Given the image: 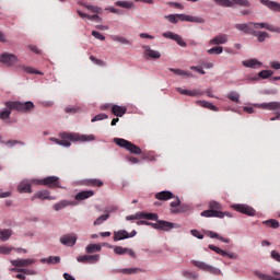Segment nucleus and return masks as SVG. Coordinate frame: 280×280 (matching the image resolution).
Wrapping results in <instances>:
<instances>
[{"label": "nucleus", "mask_w": 280, "mask_h": 280, "mask_svg": "<svg viewBox=\"0 0 280 280\" xmlns=\"http://www.w3.org/2000/svg\"><path fill=\"white\" fill-rule=\"evenodd\" d=\"M61 140L59 142V145H63V148H70L71 141H81L82 143H85L86 141H95L94 135H80V133H67L63 132L60 135Z\"/></svg>", "instance_id": "nucleus-1"}, {"label": "nucleus", "mask_w": 280, "mask_h": 280, "mask_svg": "<svg viewBox=\"0 0 280 280\" xmlns=\"http://www.w3.org/2000/svg\"><path fill=\"white\" fill-rule=\"evenodd\" d=\"M208 210H205L200 213L201 218H224L225 215L228 218H231V213L229 212H223L222 211V203L212 200L208 205Z\"/></svg>", "instance_id": "nucleus-2"}, {"label": "nucleus", "mask_w": 280, "mask_h": 280, "mask_svg": "<svg viewBox=\"0 0 280 280\" xmlns=\"http://www.w3.org/2000/svg\"><path fill=\"white\" fill-rule=\"evenodd\" d=\"M4 105L10 110H16V113H32V110H34V103L32 101H27V102L8 101L4 103Z\"/></svg>", "instance_id": "nucleus-3"}, {"label": "nucleus", "mask_w": 280, "mask_h": 280, "mask_svg": "<svg viewBox=\"0 0 280 280\" xmlns=\"http://www.w3.org/2000/svg\"><path fill=\"white\" fill-rule=\"evenodd\" d=\"M165 19H167L170 23H178V21H186L188 23H205V19L187 14H170L166 15Z\"/></svg>", "instance_id": "nucleus-4"}, {"label": "nucleus", "mask_w": 280, "mask_h": 280, "mask_svg": "<svg viewBox=\"0 0 280 280\" xmlns=\"http://www.w3.org/2000/svg\"><path fill=\"white\" fill-rule=\"evenodd\" d=\"M114 143L116 145H118L119 148H125V150H127L131 154H141L142 153L141 148H139V145H137L124 138H115Z\"/></svg>", "instance_id": "nucleus-5"}, {"label": "nucleus", "mask_w": 280, "mask_h": 280, "mask_svg": "<svg viewBox=\"0 0 280 280\" xmlns=\"http://www.w3.org/2000/svg\"><path fill=\"white\" fill-rule=\"evenodd\" d=\"M33 183H36V185H44V187H48L49 189H62L60 186V177L58 176H48L43 179H33Z\"/></svg>", "instance_id": "nucleus-6"}, {"label": "nucleus", "mask_w": 280, "mask_h": 280, "mask_svg": "<svg viewBox=\"0 0 280 280\" xmlns=\"http://www.w3.org/2000/svg\"><path fill=\"white\" fill-rule=\"evenodd\" d=\"M214 3L221 8H233V5L250 8V1L248 0H214Z\"/></svg>", "instance_id": "nucleus-7"}, {"label": "nucleus", "mask_w": 280, "mask_h": 280, "mask_svg": "<svg viewBox=\"0 0 280 280\" xmlns=\"http://www.w3.org/2000/svg\"><path fill=\"white\" fill-rule=\"evenodd\" d=\"M156 223H153L151 226L152 229H155L156 231H172V229H180V225L176 224V223H172L168 221H164V220H155Z\"/></svg>", "instance_id": "nucleus-8"}, {"label": "nucleus", "mask_w": 280, "mask_h": 280, "mask_svg": "<svg viewBox=\"0 0 280 280\" xmlns=\"http://www.w3.org/2000/svg\"><path fill=\"white\" fill-rule=\"evenodd\" d=\"M159 214L156 213H144L137 212L136 214L127 215L126 220H158Z\"/></svg>", "instance_id": "nucleus-9"}, {"label": "nucleus", "mask_w": 280, "mask_h": 280, "mask_svg": "<svg viewBox=\"0 0 280 280\" xmlns=\"http://www.w3.org/2000/svg\"><path fill=\"white\" fill-rule=\"evenodd\" d=\"M137 235V231L133 230L130 233L126 230H119L117 232H114V242H121V240H129V237H135Z\"/></svg>", "instance_id": "nucleus-10"}, {"label": "nucleus", "mask_w": 280, "mask_h": 280, "mask_svg": "<svg viewBox=\"0 0 280 280\" xmlns=\"http://www.w3.org/2000/svg\"><path fill=\"white\" fill-rule=\"evenodd\" d=\"M249 25H253L255 30H267L268 32H273L275 34H280V27L273 26L268 23H257V22H250Z\"/></svg>", "instance_id": "nucleus-11"}, {"label": "nucleus", "mask_w": 280, "mask_h": 280, "mask_svg": "<svg viewBox=\"0 0 280 280\" xmlns=\"http://www.w3.org/2000/svg\"><path fill=\"white\" fill-rule=\"evenodd\" d=\"M0 62L7 67H13L15 62H19V58L13 54L4 52L0 56Z\"/></svg>", "instance_id": "nucleus-12"}, {"label": "nucleus", "mask_w": 280, "mask_h": 280, "mask_svg": "<svg viewBox=\"0 0 280 280\" xmlns=\"http://www.w3.org/2000/svg\"><path fill=\"white\" fill-rule=\"evenodd\" d=\"M192 266H196V268H199V270H203L205 272H211V275H215L218 272V269H215L213 266L208 265L205 261L200 260H191Z\"/></svg>", "instance_id": "nucleus-13"}, {"label": "nucleus", "mask_w": 280, "mask_h": 280, "mask_svg": "<svg viewBox=\"0 0 280 280\" xmlns=\"http://www.w3.org/2000/svg\"><path fill=\"white\" fill-rule=\"evenodd\" d=\"M208 248L210 250H213L217 253V255H221V257H229V259H237L238 256L235 253H228L226 250H223L222 248L215 246V245H209Z\"/></svg>", "instance_id": "nucleus-14"}, {"label": "nucleus", "mask_w": 280, "mask_h": 280, "mask_svg": "<svg viewBox=\"0 0 280 280\" xmlns=\"http://www.w3.org/2000/svg\"><path fill=\"white\" fill-rule=\"evenodd\" d=\"M164 38H170L171 40H175L179 47H187V43L183 40V37L178 34H175L173 32H165L162 34Z\"/></svg>", "instance_id": "nucleus-15"}, {"label": "nucleus", "mask_w": 280, "mask_h": 280, "mask_svg": "<svg viewBox=\"0 0 280 280\" xmlns=\"http://www.w3.org/2000/svg\"><path fill=\"white\" fill-rule=\"evenodd\" d=\"M12 266L15 268H27V266H32L36 264L35 259L25 258V259H13L11 260Z\"/></svg>", "instance_id": "nucleus-16"}, {"label": "nucleus", "mask_w": 280, "mask_h": 280, "mask_svg": "<svg viewBox=\"0 0 280 280\" xmlns=\"http://www.w3.org/2000/svg\"><path fill=\"white\" fill-rule=\"evenodd\" d=\"M234 211H238V213H243L244 215L253 217L255 215V209L250 208V206L246 205H234Z\"/></svg>", "instance_id": "nucleus-17"}, {"label": "nucleus", "mask_w": 280, "mask_h": 280, "mask_svg": "<svg viewBox=\"0 0 280 280\" xmlns=\"http://www.w3.org/2000/svg\"><path fill=\"white\" fill-rule=\"evenodd\" d=\"M75 242H78V235L75 234H65L60 237V243L63 246H75Z\"/></svg>", "instance_id": "nucleus-18"}, {"label": "nucleus", "mask_w": 280, "mask_h": 280, "mask_svg": "<svg viewBox=\"0 0 280 280\" xmlns=\"http://www.w3.org/2000/svg\"><path fill=\"white\" fill-rule=\"evenodd\" d=\"M79 264H97L100 261V255H82L77 258Z\"/></svg>", "instance_id": "nucleus-19"}, {"label": "nucleus", "mask_w": 280, "mask_h": 280, "mask_svg": "<svg viewBox=\"0 0 280 280\" xmlns=\"http://www.w3.org/2000/svg\"><path fill=\"white\" fill-rule=\"evenodd\" d=\"M254 106L255 108H262V110H279L280 102L261 103V104H255Z\"/></svg>", "instance_id": "nucleus-20"}, {"label": "nucleus", "mask_w": 280, "mask_h": 280, "mask_svg": "<svg viewBox=\"0 0 280 280\" xmlns=\"http://www.w3.org/2000/svg\"><path fill=\"white\" fill-rule=\"evenodd\" d=\"M50 191L49 190H40L38 192H36L35 195H33V197L31 198L32 201L38 199V200H56V197L50 196Z\"/></svg>", "instance_id": "nucleus-21"}, {"label": "nucleus", "mask_w": 280, "mask_h": 280, "mask_svg": "<svg viewBox=\"0 0 280 280\" xmlns=\"http://www.w3.org/2000/svg\"><path fill=\"white\" fill-rule=\"evenodd\" d=\"M143 49L145 60H159V58H161V52H159L158 50H153L152 48H150V46H143Z\"/></svg>", "instance_id": "nucleus-22"}, {"label": "nucleus", "mask_w": 280, "mask_h": 280, "mask_svg": "<svg viewBox=\"0 0 280 280\" xmlns=\"http://www.w3.org/2000/svg\"><path fill=\"white\" fill-rule=\"evenodd\" d=\"M261 5L271 10V12H280V3L272 0H260Z\"/></svg>", "instance_id": "nucleus-23"}, {"label": "nucleus", "mask_w": 280, "mask_h": 280, "mask_svg": "<svg viewBox=\"0 0 280 280\" xmlns=\"http://www.w3.org/2000/svg\"><path fill=\"white\" fill-rule=\"evenodd\" d=\"M225 43H229V35L226 34H219L209 40V45H225Z\"/></svg>", "instance_id": "nucleus-24"}, {"label": "nucleus", "mask_w": 280, "mask_h": 280, "mask_svg": "<svg viewBox=\"0 0 280 280\" xmlns=\"http://www.w3.org/2000/svg\"><path fill=\"white\" fill-rule=\"evenodd\" d=\"M114 253L116 255H129V257H132L133 259L137 257V254H135V250L128 248V247H121V246H116L114 248Z\"/></svg>", "instance_id": "nucleus-25"}, {"label": "nucleus", "mask_w": 280, "mask_h": 280, "mask_svg": "<svg viewBox=\"0 0 280 280\" xmlns=\"http://www.w3.org/2000/svg\"><path fill=\"white\" fill-rule=\"evenodd\" d=\"M95 196V191L93 190H82L74 196V200H89V198H93Z\"/></svg>", "instance_id": "nucleus-26"}, {"label": "nucleus", "mask_w": 280, "mask_h": 280, "mask_svg": "<svg viewBox=\"0 0 280 280\" xmlns=\"http://www.w3.org/2000/svg\"><path fill=\"white\" fill-rule=\"evenodd\" d=\"M18 191L19 194H32V184L27 180H22L18 185Z\"/></svg>", "instance_id": "nucleus-27"}, {"label": "nucleus", "mask_w": 280, "mask_h": 280, "mask_svg": "<svg viewBox=\"0 0 280 280\" xmlns=\"http://www.w3.org/2000/svg\"><path fill=\"white\" fill-rule=\"evenodd\" d=\"M178 93H180V95H188L189 97H200L202 95V92L199 90H184L182 88H177Z\"/></svg>", "instance_id": "nucleus-28"}, {"label": "nucleus", "mask_w": 280, "mask_h": 280, "mask_svg": "<svg viewBox=\"0 0 280 280\" xmlns=\"http://www.w3.org/2000/svg\"><path fill=\"white\" fill-rule=\"evenodd\" d=\"M243 67H247V69H259L261 67V62L257 59H248L242 62Z\"/></svg>", "instance_id": "nucleus-29"}, {"label": "nucleus", "mask_w": 280, "mask_h": 280, "mask_svg": "<svg viewBox=\"0 0 280 280\" xmlns=\"http://www.w3.org/2000/svg\"><path fill=\"white\" fill-rule=\"evenodd\" d=\"M128 112L126 106L112 105V113L115 117H124V114Z\"/></svg>", "instance_id": "nucleus-30"}, {"label": "nucleus", "mask_w": 280, "mask_h": 280, "mask_svg": "<svg viewBox=\"0 0 280 280\" xmlns=\"http://www.w3.org/2000/svg\"><path fill=\"white\" fill-rule=\"evenodd\" d=\"M73 205H75V202L69 201V200H61V201L55 203L52 209L55 211H60V210H62V209H65L67 207H72Z\"/></svg>", "instance_id": "nucleus-31"}, {"label": "nucleus", "mask_w": 280, "mask_h": 280, "mask_svg": "<svg viewBox=\"0 0 280 280\" xmlns=\"http://www.w3.org/2000/svg\"><path fill=\"white\" fill-rule=\"evenodd\" d=\"M250 22L248 24L243 23V24H235V30H238V32H244V34H254L253 28H250Z\"/></svg>", "instance_id": "nucleus-32"}, {"label": "nucleus", "mask_w": 280, "mask_h": 280, "mask_svg": "<svg viewBox=\"0 0 280 280\" xmlns=\"http://www.w3.org/2000/svg\"><path fill=\"white\" fill-rule=\"evenodd\" d=\"M156 200H172L174 198V194L170 190H163L158 194H155Z\"/></svg>", "instance_id": "nucleus-33"}, {"label": "nucleus", "mask_w": 280, "mask_h": 280, "mask_svg": "<svg viewBox=\"0 0 280 280\" xmlns=\"http://www.w3.org/2000/svg\"><path fill=\"white\" fill-rule=\"evenodd\" d=\"M84 185H86V187H104V182H102V179L92 178L86 179Z\"/></svg>", "instance_id": "nucleus-34"}, {"label": "nucleus", "mask_w": 280, "mask_h": 280, "mask_svg": "<svg viewBox=\"0 0 280 280\" xmlns=\"http://www.w3.org/2000/svg\"><path fill=\"white\" fill-rule=\"evenodd\" d=\"M207 235L208 237H211V240H219L220 242H223V244H229V242H231L229 238L222 237L213 231H209Z\"/></svg>", "instance_id": "nucleus-35"}, {"label": "nucleus", "mask_w": 280, "mask_h": 280, "mask_svg": "<svg viewBox=\"0 0 280 280\" xmlns=\"http://www.w3.org/2000/svg\"><path fill=\"white\" fill-rule=\"evenodd\" d=\"M198 106H201L202 108H209V110L218 112V106L212 105L210 102L207 101H197Z\"/></svg>", "instance_id": "nucleus-36"}, {"label": "nucleus", "mask_w": 280, "mask_h": 280, "mask_svg": "<svg viewBox=\"0 0 280 280\" xmlns=\"http://www.w3.org/2000/svg\"><path fill=\"white\" fill-rule=\"evenodd\" d=\"M112 40L115 43H120V45H132L131 40H128L126 37H121L119 35L112 36Z\"/></svg>", "instance_id": "nucleus-37"}, {"label": "nucleus", "mask_w": 280, "mask_h": 280, "mask_svg": "<svg viewBox=\"0 0 280 280\" xmlns=\"http://www.w3.org/2000/svg\"><path fill=\"white\" fill-rule=\"evenodd\" d=\"M100 250H102V246L97 244H90L85 248V253L88 254L100 253Z\"/></svg>", "instance_id": "nucleus-38"}, {"label": "nucleus", "mask_w": 280, "mask_h": 280, "mask_svg": "<svg viewBox=\"0 0 280 280\" xmlns=\"http://www.w3.org/2000/svg\"><path fill=\"white\" fill-rule=\"evenodd\" d=\"M253 36H257L258 43H264L266 38H270V34H268L267 32H254Z\"/></svg>", "instance_id": "nucleus-39"}, {"label": "nucleus", "mask_w": 280, "mask_h": 280, "mask_svg": "<svg viewBox=\"0 0 280 280\" xmlns=\"http://www.w3.org/2000/svg\"><path fill=\"white\" fill-rule=\"evenodd\" d=\"M116 5H118V8H125V10L135 8V3L132 1H117Z\"/></svg>", "instance_id": "nucleus-40"}, {"label": "nucleus", "mask_w": 280, "mask_h": 280, "mask_svg": "<svg viewBox=\"0 0 280 280\" xmlns=\"http://www.w3.org/2000/svg\"><path fill=\"white\" fill-rule=\"evenodd\" d=\"M1 143H3V145H7L8 148H14V145H25V143L19 140H8V141L1 140Z\"/></svg>", "instance_id": "nucleus-41"}, {"label": "nucleus", "mask_w": 280, "mask_h": 280, "mask_svg": "<svg viewBox=\"0 0 280 280\" xmlns=\"http://www.w3.org/2000/svg\"><path fill=\"white\" fill-rule=\"evenodd\" d=\"M262 224H265V226H268L269 229H279V221L275 219L264 221Z\"/></svg>", "instance_id": "nucleus-42"}, {"label": "nucleus", "mask_w": 280, "mask_h": 280, "mask_svg": "<svg viewBox=\"0 0 280 280\" xmlns=\"http://www.w3.org/2000/svg\"><path fill=\"white\" fill-rule=\"evenodd\" d=\"M9 237H12V230L0 231L1 242H8Z\"/></svg>", "instance_id": "nucleus-43"}, {"label": "nucleus", "mask_w": 280, "mask_h": 280, "mask_svg": "<svg viewBox=\"0 0 280 280\" xmlns=\"http://www.w3.org/2000/svg\"><path fill=\"white\" fill-rule=\"evenodd\" d=\"M222 51H224V48L222 46H215L213 48L208 49L207 54H210L211 56H213V55L220 56V54H222Z\"/></svg>", "instance_id": "nucleus-44"}, {"label": "nucleus", "mask_w": 280, "mask_h": 280, "mask_svg": "<svg viewBox=\"0 0 280 280\" xmlns=\"http://www.w3.org/2000/svg\"><path fill=\"white\" fill-rule=\"evenodd\" d=\"M108 218H110V214H108V213L98 217V218L94 221V226H100V224H104V222H106V220H108Z\"/></svg>", "instance_id": "nucleus-45"}, {"label": "nucleus", "mask_w": 280, "mask_h": 280, "mask_svg": "<svg viewBox=\"0 0 280 280\" xmlns=\"http://www.w3.org/2000/svg\"><path fill=\"white\" fill-rule=\"evenodd\" d=\"M255 275L260 280H280L279 278H275L272 276H268V275L261 273L259 271H256Z\"/></svg>", "instance_id": "nucleus-46"}, {"label": "nucleus", "mask_w": 280, "mask_h": 280, "mask_svg": "<svg viewBox=\"0 0 280 280\" xmlns=\"http://www.w3.org/2000/svg\"><path fill=\"white\" fill-rule=\"evenodd\" d=\"M226 97L228 100H231V102H235L236 104L240 103V93L237 92H229Z\"/></svg>", "instance_id": "nucleus-47"}, {"label": "nucleus", "mask_w": 280, "mask_h": 280, "mask_svg": "<svg viewBox=\"0 0 280 280\" xmlns=\"http://www.w3.org/2000/svg\"><path fill=\"white\" fill-rule=\"evenodd\" d=\"M272 73H275L272 70H261L258 73V77L262 80H268V78H271Z\"/></svg>", "instance_id": "nucleus-48"}, {"label": "nucleus", "mask_w": 280, "mask_h": 280, "mask_svg": "<svg viewBox=\"0 0 280 280\" xmlns=\"http://www.w3.org/2000/svg\"><path fill=\"white\" fill-rule=\"evenodd\" d=\"M83 7L86 8V10H90V12H94V14H102V8L100 7L91 4H83Z\"/></svg>", "instance_id": "nucleus-49"}, {"label": "nucleus", "mask_w": 280, "mask_h": 280, "mask_svg": "<svg viewBox=\"0 0 280 280\" xmlns=\"http://www.w3.org/2000/svg\"><path fill=\"white\" fill-rule=\"evenodd\" d=\"M171 71L173 73H175L176 75H186L187 78H191V72H187L183 69H174V68H171Z\"/></svg>", "instance_id": "nucleus-50"}, {"label": "nucleus", "mask_w": 280, "mask_h": 280, "mask_svg": "<svg viewBox=\"0 0 280 280\" xmlns=\"http://www.w3.org/2000/svg\"><path fill=\"white\" fill-rule=\"evenodd\" d=\"M12 110L14 109L9 108L0 112V119H2V121H5V119H10V115H12Z\"/></svg>", "instance_id": "nucleus-51"}, {"label": "nucleus", "mask_w": 280, "mask_h": 280, "mask_svg": "<svg viewBox=\"0 0 280 280\" xmlns=\"http://www.w3.org/2000/svg\"><path fill=\"white\" fill-rule=\"evenodd\" d=\"M91 62L94 65H97L98 67H106V62L103 61L102 59H97L95 56H90Z\"/></svg>", "instance_id": "nucleus-52"}, {"label": "nucleus", "mask_w": 280, "mask_h": 280, "mask_svg": "<svg viewBox=\"0 0 280 280\" xmlns=\"http://www.w3.org/2000/svg\"><path fill=\"white\" fill-rule=\"evenodd\" d=\"M42 261H47V264H60V257L59 256H50L46 259H42Z\"/></svg>", "instance_id": "nucleus-53"}, {"label": "nucleus", "mask_w": 280, "mask_h": 280, "mask_svg": "<svg viewBox=\"0 0 280 280\" xmlns=\"http://www.w3.org/2000/svg\"><path fill=\"white\" fill-rule=\"evenodd\" d=\"M137 272H141L140 268H129V269H122V275H137Z\"/></svg>", "instance_id": "nucleus-54"}, {"label": "nucleus", "mask_w": 280, "mask_h": 280, "mask_svg": "<svg viewBox=\"0 0 280 280\" xmlns=\"http://www.w3.org/2000/svg\"><path fill=\"white\" fill-rule=\"evenodd\" d=\"M183 276L186 277V279H192V280L198 279V273L194 271H183Z\"/></svg>", "instance_id": "nucleus-55"}, {"label": "nucleus", "mask_w": 280, "mask_h": 280, "mask_svg": "<svg viewBox=\"0 0 280 280\" xmlns=\"http://www.w3.org/2000/svg\"><path fill=\"white\" fill-rule=\"evenodd\" d=\"M14 250V247L0 246V255H10Z\"/></svg>", "instance_id": "nucleus-56"}, {"label": "nucleus", "mask_w": 280, "mask_h": 280, "mask_svg": "<svg viewBox=\"0 0 280 280\" xmlns=\"http://www.w3.org/2000/svg\"><path fill=\"white\" fill-rule=\"evenodd\" d=\"M24 71L26 73H31V74H34V75H43V72H40V71H38V70H36V69L32 68V67L24 68Z\"/></svg>", "instance_id": "nucleus-57"}, {"label": "nucleus", "mask_w": 280, "mask_h": 280, "mask_svg": "<svg viewBox=\"0 0 280 280\" xmlns=\"http://www.w3.org/2000/svg\"><path fill=\"white\" fill-rule=\"evenodd\" d=\"M104 119H108V115L106 114H98L94 118H92V124H95V121H102Z\"/></svg>", "instance_id": "nucleus-58"}, {"label": "nucleus", "mask_w": 280, "mask_h": 280, "mask_svg": "<svg viewBox=\"0 0 280 280\" xmlns=\"http://www.w3.org/2000/svg\"><path fill=\"white\" fill-rule=\"evenodd\" d=\"M190 233L194 237H197V240H205V235L198 230H191Z\"/></svg>", "instance_id": "nucleus-59"}, {"label": "nucleus", "mask_w": 280, "mask_h": 280, "mask_svg": "<svg viewBox=\"0 0 280 280\" xmlns=\"http://www.w3.org/2000/svg\"><path fill=\"white\" fill-rule=\"evenodd\" d=\"M92 36H94V38H97V40H106V37L97 31H92Z\"/></svg>", "instance_id": "nucleus-60"}, {"label": "nucleus", "mask_w": 280, "mask_h": 280, "mask_svg": "<svg viewBox=\"0 0 280 280\" xmlns=\"http://www.w3.org/2000/svg\"><path fill=\"white\" fill-rule=\"evenodd\" d=\"M21 272H22V275H31V276L36 275V270H33V269L22 268Z\"/></svg>", "instance_id": "nucleus-61"}, {"label": "nucleus", "mask_w": 280, "mask_h": 280, "mask_svg": "<svg viewBox=\"0 0 280 280\" xmlns=\"http://www.w3.org/2000/svg\"><path fill=\"white\" fill-rule=\"evenodd\" d=\"M270 67H271V69H276V71H279L280 62L279 61H271Z\"/></svg>", "instance_id": "nucleus-62"}, {"label": "nucleus", "mask_w": 280, "mask_h": 280, "mask_svg": "<svg viewBox=\"0 0 280 280\" xmlns=\"http://www.w3.org/2000/svg\"><path fill=\"white\" fill-rule=\"evenodd\" d=\"M171 207L174 209L180 207V199L177 197L174 201L171 202Z\"/></svg>", "instance_id": "nucleus-63"}, {"label": "nucleus", "mask_w": 280, "mask_h": 280, "mask_svg": "<svg viewBox=\"0 0 280 280\" xmlns=\"http://www.w3.org/2000/svg\"><path fill=\"white\" fill-rule=\"evenodd\" d=\"M271 257L272 259H276V261L280 262V254L277 253L276 250L271 252Z\"/></svg>", "instance_id": "nucleus-64"}]
</instances>
